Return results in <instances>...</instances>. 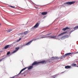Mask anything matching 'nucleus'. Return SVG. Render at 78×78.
Returning a JSON list of instances; mask_svg holds the SVG:
<instances>
[{
	"label": "nucleus",
	"mask_w": 78,
	"mask_h": 78,
	"mask_svg": "<svg viewBox=\"0 0 78 78\" xmlns=\"http://www.w3.org/2000/svg\"><path fill=\"white\" fill-rule=\"evenodd\" d=\"M35 41H36V39H35Z\"/></svg>",
	"instance_id": "nucleus-36"
},
{
	"label": "nucleus",
	"mask_w": 78,
	"mask_h": 78,
	"mask_svg": "<svg viewBox=\"0 0 78 78\" xmlns=\"http://www.w3.org/2000/svg\"><path fill=\"white\" fill-rule=\"evenodd\" d=\"M71 66H75H75H76V64H73Z\"/></svg>",
	"instance_id": "nucleus-19"
},
{
	"label": "nucleus",
	"mask_w": 78,
	"mask_h": 78,
	"mask_svg": "<svg viewBox=\"0 0 78 78\" xmlns=\"http://www.w3.org/2000/svg\"><path fill=\"white\" fill-rule=\"evenodd\" d=\"M9 54H10V51H8L7 53V55H9Z\"/></svg>",
	"instance_id": "nucleus-22"
},
{
	"label": "nucleus",
	"mask_w": 78,
	"mask_h": 78,
	"mask_svg": "<svg viewBox=\"0 0 78 78\" xmlns=\"http://www.w3.org/2000/svg\"><path fill=\"white\" fill-rule=\"evenodd\" d=\"M19 49V47H18V48H15V50L16 51H17Z\"/></svg>",
	"instance_id": "nucleus-20"
},
{
	"label": "nucleus",
	"mask_w": 78,
	"mask_h": 78,
	"mask_svg": "<svg viewBox=\"0 0 78 78\" xmlns=\"http://www.w3.org/2000/svg\"><path fill=\"white\" fill-rule=\"evenodd\" d=\"M27 69V67H25V68L23 69H22L21 71H20V73H19V74H20V73H21L22 72H23V70H25V69Z\"/></svg>",
	"instance_id": "nucleus-11"
},
{
	"label": "nucleus",
	"mask_w": 78,
	"mask_h": 78,
	"mask_svg": "<svg viewBox=\"0 0 78 78\" xmlns=\"http://www.w3.org/2000/svg\"><path fill=\"white\" fill-rule=\"evenodd\" d=\"M39 64L41 63V64H44V63H46L45 61V60L41 62H38Z\"/></svg>",
	"instance_id": "nucleus-10"
},
{
	"label": "nucleus",
	"mask_w": 78,
	"mask_h": 78,
	"mask_svg": "<svg viewBox=\"0 0 78 78\" xmlns=\"http://www.w3.org/2000/svg\"><path fill=\"white\" fill-rule=\"evenodd\" d=\"M38 64H39V62H37L36 61H35L33 63L32 65L33 66L38 65Z\"/></svg>",
	"instance_id": "nucleus-5"
},
{
	"label": "nucleus",
	"mask_w": 78,
	"mask_h": 78,
	"mask_svg": "<svg viewBox=\"0 0 78 78\" xmlns=\"http://www.w3.org/2000/svg\"><path fill=\"white\" fill-rule=\"evenodd\" d=\"M76 28H78V26L75 27L73 29L74 30H76Z\"/></svg>",
	"instance_id": "nucleus-18"
},
{
	"label": "nucleus",
	"mask_w": 78,
	"mask_h": 78,
	"mask_svg": "<svg viewBox=\"0 0 78 78\" xmlns=\"http://www.w3.org/2000/svg\"><path fill=\"white\" fill-rule=\"evenodd\" d=\"M67 35H64L62 37H61V39L62 40L63 39H65V38L66 37H67Z\"/></svg>",
	"instance_id": "nucleus-8"
},
{
	"label": "nucleus",
	"mask_w": 78,
	"mask_h": 78,
	"mask_svg": "<svg viewBox=\"0 0 78 78\" xmlns=\"http://www.w3.org/2000/svg\"><path fill=\"white\" fill-rule=\"evenodd\" d=\"M74 54H78V51H77L74 53Z\"/></svg>",
	"instance_id": "nucleus-27"
},
{
	"label": "nucleus",
	"mask_w": 78,
	"mask_h": 78,
	"mask_svg": "<svg viewBox=\"0 0 78 78\" xmlns=\"http://www.w3.org/2000/svg\"><path fill=\"white\" fill-rule=\"evenodd\" d=\"M77 67H78V66Z\"/></svg>",
	"instance_id": "nucleus-39"
},
{
	"label": "nucleus",
	"mask_w": 78,
	"mask_h": 78,
	"mask_svg": "<svg viewBox=\"0 0 78 78\" xmlns=\"http://www.w3.org/2000/svg\"><path fill=\"white\" fill-rule=\"evenodd\" d=\"M34 41V40H32L31 41H30L29 42L26 43V45H30V44H31V42H32V41Z\"/></svg>",
	"instance_id": "nucleus-7"
},
{
	"label": "nucleus",
	"mask_w": 78,
	"mask_h": 78,
	"mask_svg": "<svg viewBox=\"0 0 78 78\" xmlns=\"http://www.w3.org/2000/svg\"><path fill=\"white\" fill-rule=\"evenodd\" d=\"M23 34V33H20V34Z\"/></svg>",
	"instance_id": "nucleus-29"
},
{
	"label": "nucleus",
	"mask_w": 78,
	"mask_h": 78,
	"mask_svg": "<svg viewBox=\"0 0 78 78\" xmlns=\"http://www.w3.org/2000/svg\"><path fill=\"white\" fill-rule=\"evenodd\" d=\"M12 78H15L14 77H13Z\"/></svg>",
	"instance_id": "nucleus-35"
},
{
	"label": "nucleus",
	"mask_w": 78,
	"mask_h": 78,
	"mask_svg": "<svg viewBox=\"0 0 78 78\" xmlns=\"http://www.w3.org/2000/svg\"><path fill=\"white\" fill-rule=\"evenodd\" d=\"M74 53L75 52H73V53L70 52V53H67L65 54L64 55H63V57H66L67 56H69V55H71V54H73V53H74V54H75V53Z\"/></svg>",
	"instance_id": "nucleus-3"
},
{
	"label": "nucleus",
	"mask_w": 78,
	"mask_h": 78,
	"mask_svg": "<svg viewBox=\"0 0 78 78\" xmlns=\"http://www.w3.org/2000/svg\"><path fill=\"white\" fill-rule=\"evenodd\" d=\"M45 16H44V17H43V19H45Z\"/></svg>",
	"instance_id": "nucleus-30"
},
{
	"label": "nucleus",
	"mask_w": 78,
	"mask_h": 78,
	"mask_svg": "<svg viewBox=\"0 0 78 78\" xmlns=\"http://www.w3.org/2000/svg\"><path fill=\"white\" fill-rule=\"evenodd\" d=\"M35 8H36V9H39V8L37 7H35Z\"/></svg>",
	"instance_id": "nucleus-26"
},
{
	"label": "nucleus",
	"mask_w": 78,
	"mask_h": 78,
	"mask_svg": "<svg viewBox=\"0 0 78 78\" xmlns=\"http://www.w3.org/2000/svg\"><path fill=\"white\" fill-rule=\"evenodd\" d=\"M24 34L26 35V34H28V31H27L24 32Z\"/></svg>",
	"instance_id": "nucleus-17"
},
{
	"label": "nucleus",
	"mask_w": 78,
	"mask_h": 78,
	"mask_svg": "<svg viewBox=\"0 0 78 78\" xmlns=\"http://www.w3.org/2000/svg\"><path fill=\"white\" fill-rule=\"evenodd\" d=\"M39 25V23H37L34 26L32 27L31 28L32 30H34V29H35V28H37Z\"/></svg>",
	"instance_id": "nucleus-2"
},
{
	"label": "nucleus",
	"mask_w": 78,
	"mask_h": 78,
	"mask_svg": "<svg viewBox=\"0 0 78 78\" xmlns=\"http://www.w3.org/2000/svg\"><path fill=\"white\" fill-rule=\"evenodd\" d=\"M24 76H25V75H24Z\"/></svg>",
	"instance_id": "nucleus-37"
},
{
	"label": "nucleus",
	"mask_w": 78,
	"mask_h": 78,
	"mask_svg": "<svg viewBox=\"0 0 78 78\" xmlns=\"http://www.w3.org/2000/svg\"><path fill=\"white\" fill-rule=\"evenodd\" d=\"M51 38H55V37H56V36H51L50 37Z\"/></svg>",
	"instance_id": "nucleus-16"
},
{
	"label": "nucleus",
	"mask_w": 78,
	"mask_h": 78,
	"mask_svg": "<svg viewBox=\"0 0 78 78\" xmlns=\"http://www.w3.org/2000/svg\"><path fill=\"white\" fill-rule=\"evenodd\" d=\"M8 48H10L9 47V45H7L5 47V49H7Z\"/></svg>",
	"instance_id": "nucleus-15"
},
{
	"label": "nucleus",
	"mask_w": 78,
	"mask_h": 78,
	"mask_svg": "<svg viewBox=\"0 0 78 78\" xmlns=\"http://www.w3.org/2000/svg\"><path fill=\"white\" fill-rule=\"evenodd\" d=\"M33 66H30L28 67V70H30V69H33Z\"/></svg>",
	"instance_id": "nucleus-14"
},
{
	"label": "nucleus",
	"mask_w": 78,
	"mask_h": 78,
	"mask_svg": "<svg viewBox=\"0 0 78 78\" xmlns=\"http://www.w3.org/2000/svg\"><path fill=\"white\" fill-rule=\"evenodd\" d=\"M67 33V32L66 31L58 35V37H59V36H62V35H63V34H65Z\"/></svg>",
	"instance_id": "nucleus-6"
},
{
	"label": "nucleus",
	"mask_w": 78,
	"mask_h": 78,
	"mask_svg": "<svg viewBox=\"0 0 78 78\" xmlns=\"http://www.w3.org/2000/svg\"><path fill=\"white\" fill-rule=\"evenodd\" d=\"M21 40H22V39H21V38H20L19 39V40H18L17 41V42H19V41H21Z\"/></svg>",
	"instance_id": "nucleus-24"
},
{
	"label": "nucleus",
	"mask_w": 78,
	"mask_h": 78,
	"mask_svg": "<svg viewBox=\"0 0 78 78\" xmlns=\"http://www.w3.org/2000/svg\"><path fill=\"white\" fill-rule=\"evenodd\" d=\"M10 6L11 8H15V6H11V5H10Z\"/></svg>",
	"instance_id": "nucleus-23"
},
{
	"label": "nucleus",
	"mask_w": 78,
	"mask_h": 78,
	"mask_svg": "<svg viewBox=\"0 0 78 78\" xmlns=\"http://www.w3.org/2000/svg\"><path fill=\"white\" fill-rule=\"evenodd\" d=\"M54 58V59H55V58H55V57H53V58Z\"/></svg>",
	"instance_id": "nucleus-32"
},
{
	"label": "nucleus",
	"mask_w": 78,
	"mask_h": 78,
	"mask_svg": "<svg viewBox=\"0 0 78 78\" xmlns=\"http://www.w3.org/2000/svg\"><path fill=\"white\" fill-rule=\"evenodd\" d=\"M71 66H65V68L66 69H70L71 68Z\"/></svg>",
	"instance_id": "nucleus-9"
},
{
	"label": "nucleus",
	"mask_w": 78,
	"mask_h": 78,
	"mask_svg": "<svg viewBox=\"0 0 78 78\" xmlns=\"http://www.w3.org/2000/svg\"><path fill=\"white\" fill-rule=\"evenodd\" d=\"M12 78V77H11V78Z\"/></svg>",
	"instance_id": "nucleus-38"
},
{
	"label": "nucleus",
	"mask_w": 78,
	"mask_h": 78,
	"mask_svg": "<svg viewBox=\"0 0 78 78\" xmlns=\"http://www.w3.org/2000/svg\"><path fill=\"white\" fill-rule=\"evenodd\" d=\"M52 77H53V76H54L55 77H54V78H55V77H56V76H52Z\"/></svg>",
	"instance_id": "nucleus-28"
},
{
	"label": "nucleus",
	"mask_w": 78,
	"mask_h": 78,
	"mask_svg": "<svg viewBox=\"0 0 78 78\" xmlns=\"http://www.w3.org/2000/svg\"><path fill=\"white\" fill-rule=\"evenodd\" d=\"M47 14V12H43L41 13L42 15L44 16V15H46Z\"/></svg>",
	"instance_id": "nucleus-13"
},
{
	"label": "nucleus",
	"mask_w": 78,
	"mask_h": 78,
	"mask_svg": "<svg viewBox=\"0 0 78 78\" xmlns=\"http://www.w3.org/2000/svg\"><path fill=\"white\" fill-rule=\"evenodd\" d=\"M2 61V59L0 60V62H1Z\"/></svg>",
	"instance_id": "nucleus-31"
},
{
	"label": "nucleus",
	"mask_w": 78,
	"mask_h": 78,
	"mask_svg": "<svg viewBox=\"0 0 78 78\" xmlns=\"http://www.w3.org/2000/svg\"><path fill=\"white\" fill-rule=\"evenodd\" d=\"M1 25V24L0 23V26Z\"/></svg>",
	"instance_id": "nucleus-34"
},
{
	"label": "nucleus",
	"mask_w": 78,
	"mask_h": 78,
	"mask_svg": "<svg viewBox=\"0 0 78 78\" xmlns=\"http://www.w3.org/2000/svg\"><path fill=\"white\" fill-rule=\"evenodd\" d=\"M62 59V58H60V59Z\"/></svg>",
	"instance_id": "nucleus-33"
},
{
	"label": "nucleus",
	"mask_w": 78,
	"mask_h": 78,
	"mask_svg": "<svg viewBox=\"0 0 78 78\" xmlns=\"http://www.w3.org/2000/svg\"><path fill=\"white\" fill-rule=\"evenodd\" d=\"M51 33L50 34H46V35H42V37H41V38H45V37H50V36H48V35H50V34H51Z\"/></svg>",
	"instance_id": "nucleus-4"
},
{
	"label": "nucleus",
	"mask_w": 78,
	"mask_h": 78,
	"mask_svg": "<svg viewBox=\"0 0 78 78\" xmlns=\"http://www.w3.org/2000/svg\"><path fill=\"white\" fill-rule=\"evenodd\" d=\"M12 31V30H9L8 31H7L8 32H11V31Z\"/></svg>",
	"instance_id": "nucleus-25"
},
{
	"label": "nucleus",
	"mask_w": 78,
	"mask_h": 78,
	"mask_svg": "<svg viewBox=\"0 0 78 78\" xmlns=\"http://www.w3.org/2000/svg\"><path fill=\"white\" fill-rule=\"evenodd\" d=\"M69 28L68 27H66L65 28H64L62 29V30L63 31H66V30H68V29H69Z\"/></svg>",
	"instance_id": "nucleus-12"
},
{
	"label": "nucleus",
	"mask_w": 78,
	"mask_h": 78,
	"mask_svg": "<svg viewBox=\"0 0 78 78\" xmlns=\"http://www.w3.org/2000/svg\"><path fill=\"white\" fill-rule=\"evenodd\" d=\"M75 3V2L74 1H73V2H66L65 4H67L68 5H73V4Z\"/></svg>",
	"instance_id": "nucleus-1"
},
{
	"label": "nucleus",
	"mask_w": 78,
	"mask_h": 78,
	"mask_svg": "<svg viewBox=\"0 0 78 78\" xmlns=\"http://www.w3.org/2000/svg\"><path fill=\"white\" fill-rule=\"evenodd\" d=\"M16 52H17V51H16V50H15L14 51H13L12 52V53H16Z\"/></svg>",
	"instance_id": "nucleus-21"
}]
</instances>
